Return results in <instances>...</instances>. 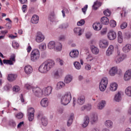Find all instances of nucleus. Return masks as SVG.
I'll list each match as a JSON object with an SVG mask.
<instances>
[{
    "instance_id": "nucleus-1",
    "label": "nucleus",
    "mask_w": 131,
    "mask_h": 131,
    "mask_svg": "<svg viewBox=\"0 0 131 131\" xmlns=\"http://www.w3.org/2000/svg\"><path fill=\"white\" fill-rule=\"evenodd\" d=\"M55 66V61L52 60L46 61L39 67L38 70L41 73H48Z\"/></svg>"
},
{
    "instance_id": "nucleus-2",
    "label": "nucleus",
    "mask_w": 131,
    "mask_h": 131,
    "mask_svg": "<svg viewBox=\"0 0 131 131\" xmlns=\"http://www.w3.org/2000/svg\"><path fill=\"white\" fill-rule=\"evenodd\" d=\"M127 58V55L121 53L120 50H117L116 55L114 57V61L116 64H120L121 62H123L125 59Z\"/></svg>"
},
{
    "instance_id": "nucleus-3",
    "label": "nucleus",
    "mask_w": 131,
    "mask_h": 131,
    "mask_svg": "<svg viewBox=\"0 0 131 131\" xmlns=\"http://www.w3.org/2000/svg\"><path fill=\"white\" fill-rule=\"evenodd\" d=\"M72 99V96L71 95V92H67L61 98L60 102L62 105L66 106L68 105L71 101Z\"/></svg>"
},
{
    "instance_id": "nucleus-4",
    "label": "nucleus",
    "mask_w": 131,
    "mask_h": 131,
    "mask_svg": "<svg viewBox=\"0 0 131 131\" xmlns=\"http://www.w3.org/2000/svg\"><path fill=\"white\" fill-rule=\"evenodd\" d=\"M85 102V96L84 95H79L77 99L75 98H73V107H75V105L78 104V105H83L84 102Z\"/></svg>"
},
{
    "instance_id": "nucleus-5",
    "label": "nucleus",
    "mask_w": 131,
    "mask_h": 131,
    "mask_svg": "<svg viewBox=\"0 0 131 131\" xmlns=\"http://www.w3.org/2000/svg\"><path fill=\"white\" fill-rule=\"evenodd\" d=\"M39 50L38 49H34L31 53V60L32 62H36L39 59Z\"/></svg>"
},
{
    "instance_id": "nucleus-6",
    "label": "nucleus",
    "mask_w": 131,
    "mask_h": 131,
    "mask_svg": "<svg viewBox=\"0 0 131 131\" xmlns=\"http://www.w3.org/2000/svg\"><path fill=\"white\" fill-rule=\"evenodd\" d=\"M32 92L33 95H34V96L37 98H41V97H43L42 90L38 87L34 88L32 90Z\"/></svg>"
},
{
    "instance_id": "nucleus-7",
    "label": "nucleus",
    "mask_w": 131,
    "mask_h": 131,
    "mask_svg": "<svg viewBox=\"0 0 131 131\" xmlns=\"http://www.w3.org/2000/svg\"><path fill=\"white\" fill-rule=\"evenodd\" d=\"M53 91V88L51 86H48L46 88L42 89V92L43 93V96L49 97L51 94H52V91Z\"/></svg>"
},
{
    "instance_id": "nucleus-8",
    "label": "nucleus",
    "mask_w": 131,
    "mask_h": 131,
    "mask_svg": "<svg viewBox=\"0 0 131 131\" xmlns=\"http://www.w3.org/2000/svg\"><path fill=\"white\" fill-rule=\"evenodd\" d=\"M89 120L92 125L96 124V123H97V122H98L99 120V117H98V115L97 114H94L91 115L89 117Z\"/></svg>"
},
{
    "instance_id": "nucleus-9",
    "label": "nucleus",
    "mask_w": 131,
    "mask_h": 131,
    "mask_svg": "<svg viewBox=\"0 0 131 131\" xmlns=\"http://www.w3.org/2000/svg\"><path fill=\"white\" fill-rule=\"evenodd\" d=\"M45 35L41 32H38L36 35L35 41L38 43H40V42H42L45 40Z\"/></svg>"
},
{
    "instance_id": "nucleus-10",
    "label": "nucleus",
    "mask_w": 131,
    "mask_h": 131,
    "mask_svg": "<svg viewBox=\"0 0 131 131\" xmlns=\"http://www.w3.org/2000/svg\"><path fill=\"white\" fill-rule=\"evenodd\" d=\"M28 114L29 121H32L34 118V108L33 107L29 108L28 109Z\"/></svg>"
},
{
    "instance_id": "nucleus-11",
    "label": "nucleus",
    "mask_w": 131,
    "mask_h": 131,
    "mask_svg": "<svg viewBox=\"0 0 131 131\" xmlns=\"http://www.w3.org/2000/svg\"><path fill=\"white\" fill-rule=\"evenodd\" d=\"M122 100V92L119 91L117 92L114 97V100L115 102H119Z\"/></svg>"
},
{
    "instance_id": "nucleus-12",
    "label": "nucleus",
    "mask_w": 131,
    "mask_h": 131,
    "mask_svg": "<svg viewBox=\"0 0 131 131\" xmlns=\"http://www.w3.org/2000/svg\"><path fill=\"white\" fill-rule=\"evenodd\" d=\"M109 45V42L107 39H102L99 41V48L100 49H106Z\"/></svg>"
},
{
    "instance_id": "nucleus-13",
    "label": "nucleus",
    "mask_w": 131,
    "mask_h": 131,
    "mask_svg": "<svg viewBox=\"0 0 131 131\" xmlns=\"http://www.w3.org/2000/svg\"><path fill=\"white\" fill-rule=\"evenodd\" d=\"M117 35L116 32L113 30L110 31L107 33V38L110 40H114L116 38Z\"/></svg>"
},
{
    "instance_id": "nucleus-14",
    "label": "nucleus",
    "mask_w": 131,
    "mask_h": 131,
    "mask_svg": "<svg viewBox=\"0 0 131 131\" xmlns=\"http://www.w3.org/2000/svg\"><path fill=\"white\" fill-rule=\"evenodd\" d=\"M113 53H114V46L113 45H110L106 51V56L110 57V56L113 55Z\"/></svg>"
},
{
    "instance_id": "nucleus-15",
    "label": "nucleus",
    "mask_w": 131,
    "mask_h": 131,
    "mask_svg": "<svg viewBox=\"0 0 131 131\" xmlns=\"http://www.w3.org/2000/svg\"><path fill=\"white\" fill-rule=\"evenodd\" d=\"M123 79L124 81H129L131 79V70H127L124 74Z\"/></svg>"
},
{
    "instance_id": "nucleus-16",
    "label": "nucleus",
    "mask_w": 131,
    "mask_h": 131,
    "mask_svg": "<svg viewBox=\"0 0 131 131\" xmlns=\"http://www.w3.org/2000/svg\"><path fill=\"white\" fill-rule=\"evenodd\" d=\"M70 56L73 59H76L79 56V52L77 50H73L70 53Z\"/></svg>"
},
{
    "instance_id": "nucleus-17",
    "label": "nucleus",
    "mask_w": 131,
    "mask_h": 131,
    "mask_svg": "<svg viewBox=\"0 0 131 131\" xmlns=\"http://www.w3.org/2000/svg\"><path fill=\"white\" fill-rule=\"evenodd\" d=\"M24 71L26 74L29 75V74H31V73H32V71H33V69L32 68V67H31L30 65L26 66L24 67Z\"/></svg>"
},
{
    "instance_id": "nucleus-18",
    "label": "nucleus",
    "mask_w": 131,
    "mask_h": 131,
    "mask_svg": "<svg viewBox=\"0 0 131 131\" xmlns=\"http://www.w3.org/2000/svg\"><path fill=\"white\" fill-rule=\"evenodd\" d=\"M40 105L43 108H47L49 106V99L47 98H44L40 101Z\"/></svg>"
},
{
    "instance_id": "nucleus-19",
    "label": "nucleus",
    "mask_w": 131,
    "mask_h": 131,
    "mask_svg": "<svg viewBox=\"0 0 131 131\" xmlns=\"http://www.w3.org/2000/svg\"><path fill=\"white\" fill-rule=\"evenodd\" d=\"M94 59H95V57H94V56H93V55H92V54H91L90 52H87L86 53L85 60L86 61V62H88V63L92 62V61H93Z\"/></svg>"
},
{
    "instance_id": "nucleus-20",
    "label": "nucleus",
    "mask_w": 131,
    "mask_h": 131,
    "mask_svg": "<svg viewBox=\"0 0 131 131\" xmlns=\"http://www.w3.org/2000/svg\"><path fill=\"white\" fill-rule=\"evenodd\" d=\"M65 85H66V84L64 82L59 81L57 82L55 89L56 91H59L60 90H62L63 88H65Z\"/></svg>"
},
{
    "instance_id": "nucleus-21",
    "label": "nucleus",
    "mask_w": 131,
    "mask_h": 131,
    "mask_svg": "<svg viewBox=\"0 0 131 131\" xmlns=\"http://www.w3.org/2000/svg\"><path fill=\"white\" fill-rule=\"evenodd\" d=\"M105 106H106V101L101 100L97 105V109L102 110L105 108Z\"/></svg>"
},
{
    "instance_id": "nucleus-22",
    "label": "nucleus",
    "mask_w": 131,
    "mask_h": 131,
    "mask_svg": "<svg viewBox=\"0 0 131 131\" xmlns=\"http://www.w3.org/2000/svg\"><path fill=\"white\" fill-rule=\"evenodd\" d=\"M89 123H90V117L86 116L83 119V122L82 124V127H86L89 125Z\"/></svg>"
},
{
    "instance_id": "nucleus-23",
    "label": "nucleus",
    "mask_w": 131,
    "mask_h": 131,
    "mask_svg": "<svg viewBox=\"0 0 131 131\" xmlns=\"http://www.w3.org/2000/svg\"><path fill=\"white\" fill-rule=\"evenodd\" d=\"M39 20V17L36 14H34L31 19V22L33 24H37L38 23V21Z\"/></svg>"
},
{
    "instance_id": "nucleus-24",
    "label": "nucleus",
    "mask_w": 131,
    "mask_h": 131,
    "mask_svg": "<svg viewBox=\"0 0 131 131\" xmlns=\"http://www.w3.org/2000/svg\"><path fill=\"white\" fill-rule=\"evenodd\" d=\"M90 49L92 53H93L94 55H98L100 52L99 48L95 46H91Z\"/></svg>"
},
{
    "instance_id": "nucleus-25",
    "label": "nucleus",
    "mask_w": 131,
    "mask_h": 131,
    "mask_svg": "<svg viewBox=\"0 0 131 131\" xmlns=\"http://www.w3.org/2000/svg\"><path fill=\"white\" fill-rule=\"evenodd\" d=\"M104 124L106 127H107V128H112L113 127V122L110 120H106Z\"/></svg>"
},
{
    "instance_id": "nucleus-26",
    "label": "nucleus",
    "mask_w": 131,
    "mask_h": 131,
    "mask_svg": "<svg viewBox=\"0 0 131 131\" xmlns=\"http://www.w3.org/2000/svg\"><path fill=\"white\" fill-rule=\"evenodd\" d=\"M111 76H115L117 73V67H114L111 68L109 72Z\"/></svg>"
},
{
    "instance_id": "nucleus-27",
    "label": "nucleus",
    "mask_w": 131,
    "mask_h": 131,
    "mask_svg": "<svg viewBox=\"0 0 131 131\" xmlns=\"http://www.w3.org/2000/svg\"><path fill=\"white\" fill-rule=\"evenodd\" d=\"M73 79V77L72 76V75H68L65 77L64 81L66 83L68 84L70 83V82L72 81Z\"/></svg>"
},
{
    "instance_id": "nucleus-28",
    "label": "nucleus",
    "mask_w": 131,
    "mask_h": 131,
    "mask_svg": "<svg viewBox=\"0 0 131 131\" xmlns=\"http://www.w3.org/2000/svg\"><path fill=\"white\" fill-rule=\"evenodd\" d=\"M101 6H102V3L96 1V2H94V4L92 6V9H93V10H94L95 11H97V10H98V8H100V7H101Z\"/></svg>"
},
{
    "instance_id": "nucleus-29",
    "label": "nucleus",
    "mask_w": 131,
    "mask_h": 131,
    "mask_svg": "<svg viewBox=\"0 0 131 131\" xmlns=\"http://www.w3.org/2000/svg\"><path fill=\"white\" fill-rule=\"evenodd\" d=\"M91 110H92V104H87L84 105L81 107V111H84V110H87L88 111H90Z\"/></svg>"
},
{
    "instance_id": "nucleus-30",
    "label": "nucleus",
    "mask_w": 131,
    "mask_h": 131,
    "mask_svg": "<svg viewBox=\"0 0 131 131\" xmlns=\"http://www.w3.org/2000/svg\"><path fill=\"white\" fill-rule=\"evenodd\" d=\"M118 87V85L117 83L115 82L112 83L110 85V90L111 92H115L117 90Z\"/></svg>"
},
{
    "instance_id": "nucleus-31",
    "label": "nucleus",
    "mask_w": 131,
    "mask_h": 131,
    "mask_svg": "<svg viewBox=\"0 0 131 131\" xmlns=\"http://www.w3.org/2000/svg\"><path fill=\"white\" fill-rule=\"evenodd\" d=\"M74 32L76 34V35H78L79 36H80L81 34H82V29L80 27H76L74 29Z\"/></svg>"
},
{
    "instance_id": "nucleus-32",
    "label": "nucleus",
    "mask_w": 131,
    "mask_h": 131,
    "mask_svg": "<svg viewBox=\"0 0 131 131\" xmlns=\"http://www.w3.org/2000/svg\"><path fill=\"white\" fill-rule=\"evenodd\" d=\"M74 118V114H71L70 115V117L67 122V126H71V124H72V122H73V119Z\"/></svg>"
},
{
    "instance_id": "nucleus-33",
    "label": "nucleus",
    "mask_w": 131,
    "mask_h": 131,
    "mask_svg": "<svg viewBox=\"0 0 131 131\" xmlns=\"http://www.w3.org/2000/svg\"><path fill=\"white\" fill-rule=\"evenodd\" d=\"M93 27L94 30L99 31L102 29V26L100 24V23H95L93 25Z\"/></svg>"
},
{
    "instance_id": "nucleus-34",
    "label": "nucleus",
    "mask_w": 131,
    "mask_h": 131,
    "mask_svg": "<svg viewBox=\"0 0 131 131\" xmlns=\"http://www.w3.org/2000/svg\"><path fill=\"white\" fill-rule=\"evenodd\" d=\"M131 50V45L127 44L123 47V51L124 53H128Z\"/></svg>"
},
{
    "instance_id": "nucleus-35",
    "label": "nucleus",
    "mask_w": 131,
    "mask_h": 131,
    "mask_svg": "<svg viewBox=\"0 0 131 131\" xmlns=\"http://www.w3.org/2000/svg\"><path fill=\"white\" fill-rule=\"evenodd\" d=\"M17 78V75L9 74L8 76L7 79L9 81H14Z\"/></svg>"
},
{
    "instance_id": "nucleus-36",
    "label": "nucleus",
    "mask_w": 131,
    "mask_h": 131,
    "mask_svg": "<svg viewBox=\"0 0 131 131\" xmlns=\"http://www.w3.org/2000/svg\"><path fill=\"white\" fill-rule=\"evenodd\" d=\"M101 22L103 25H108L109 24V19L107 17L103 16L101 18Z\"/></svg>"
},
{
    "instance_id": "nucleus-37",
    "label": "nucleus",
    "mask_w": 131,
    "mask_h": 131,
    "mask_svg": "<svg viewBox=\"0 0 131 131\" xmlns=\"http://www.w3.org/2000/svg\"><path fill=\"white\" fill-rule=\"evenodd\" d=\"M48 49L50 50H53L56 47V43L54 41H51L48 45Z\"/></svg>"
},
{
    "instance_id": "nucleus-38",
    "label": "nucleus",
    "mask_w": 131,
    "mask_h": 131,
    "mask_svg": "<svg viewBox=\"0 0 131 131\" xmlns=\"http://www.w3.org/2000/svg\"><path fill=\"white\" fill-rule=\"evenodd\" d=\"M125 94L127 97L131 98V86H128L125 89Z\"/></svg>"
},
{
    "instance_id": "nucleus-39",
    "label": "nucleus",
    "mask_w": 131,
    "mask_h": 131,
    "mask_svg": "<svg viewBox=\"0 0 131 131\" xmlns=\"http://www.w3.org/2000/svg\"><path fill=\"white\" fill-rule=\"evenodd\" d=\"M62 73H63V72L61 70L54 72V76L55 78H59L61 76V75H62Z\"/></svg>"
},
{
    "instance_id": "nucleus-40",
    "label": "nucleus",
    "mask_w": 131,
    "mask_h": 131,
    "mask_svg": "<svg viewBox=\"0 0 131 131\" xmlns=\"http://www.w3.org/2000/svg\"><path fill=\"white\" fill-rule=\"evenodd\" d=\"M41 121L43 126H47L48 125V119L46 117H43L41 119Z\"/></svg>"
},
{
    "instance_id": "nucleus-41",
    "label": "nucleus",
    "mask_w": 131,
    "mask_h": 131,
    "mask_svg": "<svg viewBox=\"0 0 131 131\" xmlns=\"http://www.w3.org/2000/svg\"><path fill=\"white\" fill-rule=\"evenodd\" d=\"M55 49L57 52H60V51H62V44L60 42L56 43Z\"/></svg>"
},
{
    "instance_id": "nucleus-42",
    "label": "nucleus",
    "mask_w": 131,
    "mask_h": 131,
    "mask_svg": "<svg viewBox=\"0 0 131 131\" xmlns=\"http://www.w3.org/2000/svg\"><path fill=\"white\" fill-rule=\"evenodd\" d=\"M100 83L101 84H104V85H107L108 84V78L106 77H104L102 79L101 81H100Z\"/></svg>"
},
{
    "instance_id": "nucleus-43",
    "label": "nucleus",
    "mask_w": 131,
    "mask_h": 131,
    "mask_svg": "<svg viewBox=\"0 0 131 131\" xmlns=\"http://www.w3.org/2000/svg\"><path fill=\"white\" fill-rule=\"evenodd\" d=\"M74 66L75 68L76 69H77V70H79L80 68H81V66L80 65V63L78 61H75L74 62Z\"/></svg>"
},
{
    "instance_id": "nucleus-44",
    "label": "nucleus",
    "mask_w": 131,
    "mask_h": 131,
    "mask_svg": "<svg viewBox=\"0 0 131 131\" xmlns=\"http://www.w3.org/2000/svg\"><path fill=\"white\" fill-rule=\"evenodd\" d=\"M106 89H107V85L103 84H99V90L101 92H105Z\"/></svg>"
},
{
    "instance_id": "nucleus-45",
    "label": "nucleus",
    "mask_w": 131,
    "mask_h": 131,
    "mask_svg": "<svg viewBox=\"0 0 131 131\" xmlns=\"http://www.w3.org/2000/svg\"><path fill=\"white\" fill-rule=\"evenodd\" d=\"M39 49L41 51H45L47 49V45L45 43H42L39 45Z\"/></svg>"
},
{
    "instance_id": "nucleus-46",
    "label": "nucleus",
    "mask_w": 131,
    "mask_h": 131,
    "mask_svg": "<svg viewBox=\"0 0 131 131\" xmlns=\"http://www.w3.org/2000/svg\"><path fill=\"white\" fill-rule=\"evenodd\" d=\"M4 64H8V65H13V61L10 59H4L3 60Z\"/></svg>"
},
{
    "instance_id": "nucleus-47",
    "label": "nucleus",
    "mask_w": 131,
    "mask_h": 131,
    "mask_svg": "<svg viewBox=\"0 0 131 131\" xmlns=\"http://www.w3.org/2000/svg\"><path fill=\"white\" fill-rule=\"evenodd\" d=\"M69 26V25H68V23H65V24L60 25L59 28H60V29H66V28H68Z\"/></svg>"
},
{
    "instance_id": "nucleus-48",
    "label": "nucleus",
    "mask_w": 131,
    "mask_h": 131,
    "mask_svg": "<svg viewBox=\"0 0 131 131\" xmlns=\"http://www.w3.org/2000/svg\"><path fill=\"white\" fill-rule=\"evenodd\" d=\"M23 116H24V114L22 113H19L16 114L15 117L17 119H21L23 118Z\"/></svg>"
},
{
    "instance_id": "nucleus-49",
    "label": "nucleus",
    "mask_w": 131,
    "mask_h": 131,
    "mask_svg": "<svg viewBox=\"0 0 131 131\" xmlns=\"http://www.w3.org/2000/svg\"><path fill=\"white\" fill-rule=\"evenodd\" d=\"M103 13L105 16L109 17L111 15V11L109 9H106L103 11Z\"/></svg>"
},
{
    "instance_id": "nucleus-50",
    "label": "nucleus",
    "mask_w": 131,
    "mask_h": 131,
    "mask_svg": "<svg viewBox=\"0 0 131 131\" xmlns=\"http://www.w3.org/2000/svg\"><path fill=\"white\" fill-rule=\"evenodd\" d=\"M12 89V85L8 84L4 86V90L5 91H10Z\"/></svg>"
},
{
    "instance_id": "nucleus-51",
    "label": "nucleus",
    "mask_w": 131,
    "mask_h": 131,
    "mask_svg": "<svg viewBox=\"0 0 131 131\" xmlns=\"http://www.w3.org/2000/svg\"><path fill=\"white\" fill-rule=\"evenodd\" d=\"M110 26L111 27H116V21L114 20H111L110 21Z\"/></svg>"
},
{
    "instance_id": "nucleus-52",
    "label": "nucleus",
    "mask_w": 131,
    "mask_h": 131,
    "mask_svg": "<svg viewBox=\"0 0 131 131\" xmlns=\"http://www.w3.org/2000/svg\"><path fill=\"white\" fill-rule=\"evenodd\" d=\"M12 47L14 49H18L19 48V43L16 41H13L12 42Z\"/></svg>"
},
{
    "instance_id": "nucleus-53",
    "label": "nucleus",
    "mask_w": 131,
    "mask_h": 131,
    "mask_svg": "<svg viewBox=\"0 0 131 131\" xmlns=\"http://www.w3.org/2000/svg\"><path fill=\"white\" fill-rule=\"evenodd\" d=\"M84 23H85V21L84 19H81L80 21H78L77 25L78 26H82V25H84Z\"/></svg>"
},
{
    "instance_id": "nucleus-54",
    "label": "nucleus",
    "mask_w": 131,
    "mask_h": 131,
    "mask_svg": "<svg viewBox=\"0 0 131 131\" xmlns=\"http://www.w3.org/2000/svg\"><path fill=\"white\" fill-rule=\"evenodd\" d=\"M20 90H21V89L18 85H15V86H13V92H19V91H20Z\"/></svg>"
},
{
    "instance_id": "nucleus-55",
    "label": "nucleus",
    "mask_w": 131,
    "mask_h": 131,
    "mask_svg": "<svg viewBox=\"0 0 131 131\" xmlns=\"http://www.w3.org/2000/svg\"><path fill=\"white\" fill-rule=\"evenodd\" d=\"M126 27H127V23H123L120 26L121 29H125Z\"/></svg>"
},
{
    "instance_id": "nucleus-56",
    "label": "nucleus",
    "mask_w": 131,
    "mask_h": 131,
    "mask_svg": "<svg viewBox=\"0 0 131 131\" xmlns=\"http://www.w3.org/2000/svg\"><path fill=\"white\" fill-rule=\"evenodd\" d=\"M82 11L84 15H85L86 14V11L88 10V5H85L84 6L82 9Z\"/></svg>"
},
{
    "instance_id": "nucleus-57",
    "label": "nucleus",
    "mask_w": 131,
    "mask_h": 131,
    "mask_svg": "<svg viewBox=\"0 0 131 131\" xmlns=\"http://www.w3.org/2000/svg\"><path fill=\"white\" fill-rule=\"evenodd\" d=\"M57 62L59 63L60 66H63L64 65V61L61 58H57Z\"/></svg>"
},
{
    "instance_id": "nucleus-58",
    "label": "nucleus",
    "mask_w": 131,
    "mask_h": 131,
    "mask_svg": "<svg viewBox=\"0 0 131 131\" xmlns=\"http://www.w3.org/2000/svg\"><path fill=\"white\" fill-rule=\"evenodd\" d=\"M65 39H66V37L64 35H61L59 37L60 41H65Z\"/></svg>"
},
{
    "instance_id": "nucleus-59",
    "label": "nucleus",
    "mask_w": 131,
    "mask_h": 131,
    "mask_svg": "<svg viewBox=\"0 0 131 131\" xmlns=\"http://www.w3.org/2000/svg\"><path fill=\"white\" fill-rule=\"evenodd\" d=\"M25 88H26V89H27V90H33V87H32V86H31V85L29 84H26L25 85Z\"/></svg>"
},
{
    "instance_id": "nucleus-60",
    "label": "nucleus",
    "mask_w": 131,
    "mask_h": 131,
    "mask_svg": "<svg viewBox=\"0 0 131 131\" xmlns=\"http://www.w3.org/2000/svg\"><path fill=\"white\" fill-rule=\"evenodd\" d=\"M55 18V13L53 12L51 13L49 16V19H50V21H52Z\"/></svg>"
},
{
    "instance_id": "nucleus-61",
    "label": "nucleus",
    "mask_w": 131,
    "mask_h": 131,
    "mask_svg": "<svg viewBox=\"0 0 131 131\" xmlns=\"http://www.w3.org/2000/svg\"><path fill=\"white\" fill-rule=\"evenodd\" d=\"M118 75H122V70L117 68V74Z\"/></svg>"
},
{
    "instance_id": "nucleus-62",
    "label": "nucleus",
    "mask_w": 131,
    "mask_h": 131,
    "mask_svg": "<svg viewBox=\"0 0 131 131\" xmlns=\"http://www.w3.org/2000/svg\"><path fill=\"white\" fill-rule=\"evenodd\" d=\"M15 58H16V55H15V54H12L11 55V56H10V60L11 61H12V62H15Z\"/></svg>"
},
{
    "instance_id": "nucleus-63",
    "label": "nucleus",
    "mask_w": 131,
    "mask_h": 131,
    "mask_svg": "<svg viewBox=\"0 0 131 131\" xmlns=\"http://www.w3.org/2000/svg\"><path fill=\"white\" fill-rule=\"evenodd\" d=\"M10 125H11V126H16V122L15 121L12 120L10 121Z\"/></svg>"
},
{
    "instance_id": "nucleus-64",
    "label": "nucleus",
    "mask_w": 131,
    "mask_h": 131,
    "mask_svg": "<svg viewBox=\"0 0 131 131\" xmlns=\"http://www.w3.org/2000/svg\"><path fill=\"white\" fill-rule=\"evenodd\" d=\"M125 37L126 38H130L131 37V34L129 33H125Z\"/></svg>"
}]
</instances>
